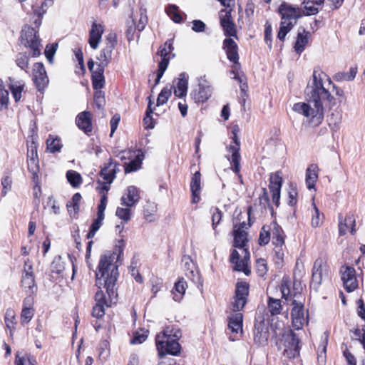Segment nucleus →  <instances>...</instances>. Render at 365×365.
<instances>
[{"mask_svg": "<svg viewBox=\"0 0 365 365\" xmlns=\"http://www.w3.org/2000/svg\"><path fill=\"white\" fill-rule=\"evenodd\" d=\"M118 255L115 253L108 252L101 256L96 272V285L106 290V294L102 290L95 294L96 305L92 309V316L101 318L105 314V307H109L112 303H115L118 294L116 282L119 276Z\"/></svg>", "mask_w": 365, "mask_h": 365, "instance_id": "f257e3e1", "label": "nucleus"}, {"mask_svg": "<svg viewBox=\"0 0 365 365\" xmlns=\"http://www.w3.org/2000/svg\"><path fill=\"white\" fill-rule=\"evenodd\" d=\"M326 77L322 71L314 70L312 81L305 90L308 103H297L293 106V110L309 118V123L314 126L322 123L324 106L331 108L336 105V99L324 86V78Z\"/></svg>", "mask_w": 365, "mask_h": 365, "instance_id": "f03ea898", "label": "nucleus"}, {"mask_svg": "<svg viewBox=\"0 0 365 365\" xmlns=\"http://www.w3.org/2000/svg\"><path fill=\"white\" fill-rule=\"evenodd\" d=\"M170 327H167L162 335L158 334L155 339L156 348L160 358L166 354L178 356L180 353L181 346L178 340L181 336L180 330L173 334Z\"/></svg>", "mask_w": 365, "mask_h": 365, "instance_id": "7ed1b4c3", "label": "nucleus"}, {"mask_svg": "<svg viewBox=\"0 0 365 365\" xmlns=\"http://www.w3.org/2000/svg\"><path fill=\"white\" fill-rule=\"evenodd\" d=\"M282 340L284 343V349L283 356L289 359H293L299 356L300 340L292 330L289 329L282 334Z\"/></svg>", "mask_w": 365, "mask_h": 365, "instance_id": "20e7f679", "label": "nucleus"}, {"mask_svg": "<svg viewBox=\"0 0 365 365\" xmlns=\"http://www.w3.org/2000/svg\"><path fill=\"white\" fill-rule=\"evenodd\" d=\"M239 131L240 129L237 125L233 126L232 130V135L231 137L232 142L230 143L229 146L227 147V151L231 153V157L228 158V160H230L232 165V170L235 173H238L240 170V141L237 137Z\"/></svg>", "mask_w": 365, "mask_h": 365, "instance_id": "39448f33", "label": "nucleus"}, {"mask_svg": "<svg viewBox=\"0 0 365 365\" xmlns=\"http://www.w3.org/2000/svg\"><path fill=\"white\" fill-rule=\"evenodd\" d=\"M36 33L33 27L26 26L22 29L21 35V43L31 50V56L34 58L41 55V41Z\"/></svg>", "mask_w": 365, "mask_h": 365, "instance_id": "423d86ee", "label": "nucleus"}, {"mask_svg": "<svg viewBox=\"0 0 365 365\" xmlns=\"http://www.w3.org/2000/svg\"><path fill=\"white\" fill-rule=\"evenodd\" d=\"M119 171L118 164L114 163L111 159L110 162L105 164L104 167L100 172V175L103 179L104 182L98 180L97 183L101 185L100 192H107L110 190V185L115 178L116 173Z\"/></svg>", "mask_w": 365, "mask_h": 365, "instance_id": "0eeeda50", "label": "nucleus"}, {"mask_svg": "<svg viewBox=\"0 0 365 365\" xmlns=\"http://www.w3.org/2000/svg\"><path fill=\"white\" fill-rule=\"evenodd\" d=\"M328 269L327 263L322 258L315 260L312 269V278L310 287L317 292L322 284V279L327 277Z\"/></svg>", "mask_w": 365, "mask_h": 365, "instance_id": "6e6552de", "label": "nucleus"}, {"mask_svg": "<svg viewBox=\"0 0 365 365\" xmlns=\"http://www.w3.org/2000/svg\"><path fill=\"white\" fill-rule=\"evenodd\" d=\"M212 93V88L204 76L200 78L197 87L191 91L190 96L195 103H205L211 97Z\"/></svg>", "mask_w": 365, "mask_h": 365, "instance_id": "1a4fd4ad", "label": "nucleus"}, {"mask_svg": "<svg viewBox=\"0 0 365 365\" xmlns=\"http://www.w3.org/2000/svg\"><path fill=\"white\" fill-rule=\"evenodd\" d=\"M278 12L281 15L282 21L287 23L297 24L298 19L303 16L302 10L299 6H292L289 3L283 2L278 9Z\"/></svg>", "mask_w": 365, "mask_h": 365, "instance_id": "9d476101", "label": "nucleus"}, {"mask_svg": "<svg viewBox=\"0 0 365 365\" xmlns=\"http://www.w3.org/2000/svg\"><path fill=\"white\" fill-rule=\"evenodd\" d=\"M21 287L27 295H34L37 292V285L33 272V267L25 262L24 270L21 277Z\"/></svg>", "mask_w": 365, "mask_h": 365, "instance_id": "9b49d317", "label": "nucleus"}, {"mask_svg": "<svg viewBox=\"0 0 365 365\" xmlns=\"http://www.w3.org/2000/svg\"><path fill=\"white\" fill-rule=\"evenodd\" d=\"M232 9H223L220 11V23L222 28L225 36H237L236 26L233 22L231 13Z\"/></svg>", "mask_w": 365, "mask_h": 365, "instance_id": "f8f14e48", "label": "nucleus"}, {"mask_svg": "<svg viewBox=\"0 0 365 365\" xmlns=\"http://www.w3.org/2000/svg\"><path fill=\"white\" fill-rule=\"evenodd\" d=\"M341 279L344 287L348 292L354 291L358 287L356 270L351 266H342L340 269Z\"/></svg>", "mask_w": 365, "mask_h": 365, "instance_id": "ddd939ff", "label": "nucleus"}, {"mask_svg": "<svg viewBox=\"0 0 365 365\" xmlns=\"http://www.w3.org/2000/svg\"><path fill=\"white\" fill-rule=\"evenodd\" d=\"M292 309L291 312L292 327L297 329H301L304 323H307V316L305 317V310L304 304L294 300L292 302Z\"/></svg>", "mask_w": 365, "mask_h": 365, "instance_id": "4468645a", "label": "nucleus"}, {"mask_svg": "<svg viewBox=\"0 0 365 365\" xmlns=\"http://www.w3.org/2000/svg\"><path fill=\"white\" fill-rule=\"evenodd\" d=\"M33 81L38 91L44 89L48 83V78L44 66L41 62L35 63L32 69Z\"/></svg>", "mask_w": 365, "mask_h": 365, "instance_id": "2eb2a0df", "label": "nucleus"}, {"mask_svg": "<svg viewBox=\"0 0 365 365\" xmlns=\"http://www.w3.org/2000/svg\"><path fill=\"white\" fill-rule=\"evenodd\" d=\"M269 337L268 324L264 321L257 322L255 324L254 341L258 346H264L268 344Z\"/></svg>", "mask_w": 365, "mask_h": 365, "instance_id": "dca6fc26", "label": "nucleus"}, {"mask_svg": "<svg viewBox=\"0 0 365 365\" xmlns=\"http://www.w3.org/2000/svg\"><path fill=\"white\" fill-rule=\"evenodd\" d=\"M140 200L139 190L135 186L128 187L126 192L121 197V205L125 207L135 205Z\"/></svg>", "mask_w": 365, "mask_h": 365, "instance_id": "f3484780", "label": "nucleus"}, {"mask_svg": "<svg viewBox=\"0 0 365 365\" xmlns=\"http://www.w3.org/2000/svg\"><path fill=\"white\" fill-rule=\"evenodd\" d=\"M104 31V28L102 24L93 22L91 26V29L89 32V40L88 43L90 46L93 49H96L98 47V44L101 40L102 35Z\"/></svg>", "mask_w": 365, "mask_h": 365, "instance_id": "a211bd4d", "label": "nucleus"}, {"mask_svg": "<svg viewBox=\"0 0 365 365\" xmlns=\"http://www.w3.org/2000/svg\"><path fill=\"white\" fill-rule=\"evenodd\" d=\"M76 123L79 129L88 134L92 131L91 114L88 111L80 113L76 118Z\"/></svg>", "mask_w": 365, "mask_h": 365, "instance_id": "6ab92c4d", "label": "nucleus"}, {"mask_svg": "<svg viewBox=\"0 0 365 365\" xmlns=\"http://www.w3.org/2000/svg\"><path fill=\"white\" fill-rule=\"evenodd\" d=\"M201 174L200 171H196L190 181V191L192 193V203L195 204L200 201V194L201 192Z\"/></svg>", "mask_w": 365, "mask_h": 365, "instance_id": "aec40b11", "label": "nucleus"}, {"mask_svg": "<svg viewBox=\"0 0 365 365\" xmlns=\"http://www.w3.org/2000/svg\"><path fill=\"white\" fill-rule=\"evenodd\" d=\"M224 48L226 51L227 58L235 64H239V56L237 53V45L233 39L225 38L223 41Z\"/></svg>", "mask_w": 365, "mask_h": 365, "instance_id": "412c9836", "label": "nucleus"}, {"mask_svg": "<svg viewBox=\"0 0 365 365\" xmlns=\"http://www.w3.org/2000/svg\"><path fill=\"white\" fill-rule=\"evenodd\" d=\"M228 329L235 334H241L242 332L243 315L242 313H232L227 318Z\"/></svg>", "mask_w": 365, "mask_h": 365, "instance_id": "4be33fe9", "label": "nucleus"}, {"mask_svg": "<svg viewBox=\"0 0 365 365\" xmlns=\"http://www.w3.org/2000/svg\"><path fill=\"white\" fill-rule=\"evenodd\" d=\"M188 87V75L186 73H181L177 79L176 86L174 88V94L178 98H183L186 96Z\"/></svg>", "mask_w": 365, "mask_h": 365, "instance_id": "5701e85b", "label": "nucleus"}, {"mask_svg": "<svg viewBox=\"0 0 365 365\" xmlns=\"http://www.w3.org/2000/svg\"><path fill=\"white\" fill-rule=\"evenodd\" d=\"M245 223L242 222L238 229L234 230V246L237 248H244L247 242V233L243 230Z\"/></svg>", "mask_w": 365, "mask_h": 365, "instance_id": "b1692460", "label": "nucleus"}, {"mask_svg": "<svg viewBox=\"0 0 365 365\" xmlns=\"http://www.w3.org/2000/svg\"><path fill=\"white\" fill-rule=\"evenodd\" d=\"M173 43L174 40L173 38H170L165 41L163 46L160 47L159 51H158V55L161 57V61L160 62L167 61L168 65L171 58L170 56H172L173 58L175 57V54L171 53L174 50Z\"/></svg>", "mask_w": 365, "mask_h": 365, "instance_id": "393cba45", "label": "nucleus"}, {"mask_svg": "<svg viewBox=\"0 0 365 365\" xmlns=\"http://www.w3.org/2000/svg\"><path fill=\"white\" fill-rule=\"evenodd\" d=\"M310 36L311 34L305 31V29H302V31H299L297 41L294 46L295 51L298 54H301L304 51Z\"/></svg>", "mask_w": 365, "mask_h": 365, "instance_id": "a878e982", "label": "nucleus"}, {"mask_svg": "<svg viewBox=\"0 0 365 365\" xmlns=\"http://www.w3.org/2000/svg\"><path fill=\"white\" fill-rule=\"evenodd\" d=\"M271 235L272 237V243L277 247L283 246L284 243V231L282 227L276 222H272Z\"/></svg>", "mask_w": 365, "mask_h": 365, "instance_id": "bb28decb", "label": "nucleus"}, {"mask_svg": "<svg viewBox=\"0 0 365 365\" xmlns=\"http://www.w3.org/2000/svg\"><path fill=\"white\" fill-rule=\"evenodd\" d=\"M318 166L316 164L310 165L306 170V184L309 190H312L315 186V182L318 178Z\"/></svg>", "mask_w": 365, "mask_h": 365, "instance_id": "cd10ccee", "label": "nucleus"}, {"mask_svg": "<svg viewBox=\"0 0 365 365\" xmlns=\"http://www.w3.org/2000/svg\"><path fill=\"white\" fill-rule=\"evenodd\" d=\"M186 289V281L183 278L179 279V280L175 283V286L172 290L173 299L175 302H180L184 296Z\"/></svg>", "mask_w": 365, "mask_h": 365, "instance_id": "c85d7f7f", "label": "nucleus"}, {"mask_svg": "<svg viewBox=\"0 0 365 365\" xmlns=\"http://www.w3.org/2000/svg\"><path fill=\"white\" fill-rule=\"evenodd\" d=\"M105 68L97 66L96 69L92 73V84L94 90L101 89L105 84V78L103 76Z\"/></svg>", "mask_w": 365, "mask_h": 365, "instance_id": "c756f323", "label": "nucleus"}, {"mask_svg": "<svg viewBox=\"0 0 365 365\" xmlns=\"http://www.w3.org/2000/svg\"><path fill=\"white\" fill-rule=\"evenodd\" d=\"M113 48L105 46L97 56L98 66L105 68L109 63L111 57Z\"/></svg>", "mask_w": 365, "mask_h": 365, "instance_id": "7c9ffc66", "label": "nucleus"}, {"mask_svg": "<svg viewBox=\"0 0 365 365\" xmlns=\"http://www.w3.org/2000/svg\"><path fill=\"white\" fill-rule=\"evenodd\" d=\"M9 88L11 91L12 96L15 101L18 102L21 98V93L24 88V83L23 81H15L11 78H9Z\"/></svg>", "mask_w": 365, "mask_h": 365, "instance_id": "2f4dec72", "label": "nucleus"}, {"mask_svg": "<svg viewBox=\"0 0 365 365\" xmlns=\"http://www.w3.org/2000/svg\"><path fill=\"white\" fill-rule=\"evenodd\" d=\"M351 226V233L354 235L356 232L354 229L355 227V220L353 216L349 215L345 220L344 222L342 221L339 222V232L340 235H344L346 234L348 227Z\"/></svg>", "mask_w": 365, "mask_h": 365, "instance_id": "473e14b6", "label": "nucleus"}, {"mask_svg": "<svg viewBox=\"0 0 365 365\" xmlns=\"http://www.w3.org/2000/svg\"><path fill=\"white\" fill-rule=\"evenodd\" d=\"M342 114L341 110H334L328 116L329 125L331 130L336 131L341 122Z\"/></svg>", "mask_w": 365, "mask_h": 365, "instance_id": "72a5a7b5", "label": "nucleus"}, {"mask_svg": "<svg viewBox=\"0 0 365 365\" xmlns=\"http://www.w3.org/2000/svg\"><path fill=\"white\" fill-rule=\"evenodd\" d=\"M46 145L47 150L51 153L60 152L63 146L61 143V139L58 137H53L51 135H50L46 140Z\"/></svg>", "mask_w": 365, "mask_h": 365, "instance_id": "f704fd0d", "label": "nucleus"}, {"mask_svg": "<svg viewBox=\"0 0 365 365\" xmlns=\"http://www.w3.org/2000/svg\"><path fill=\"white\" fill-rule=\"evenodd\" d=\"M272 223L269 225H264L259 233V245L261 246L266 245L271 239Z\"/></svg>", "mask_w": 365, "mask_h": 365, "instance_id": "c9c22d12", "label": "nucleus"}, {"mask_svg": "<svg viewBox=\"0 0 365 365\" xmlns=\"http://www.w3.org/2000/svg\"><path fill=\"white\" fill-rule=\"evenodd\" d=\"M16 65L26 73H29V56L26 53H19L16 58Z\"/></svg>", "mask_w": 365, "mask_h": 365, "instance_id": "e433bc0d", "label": "nucleus"}, {"mask_svg": "<svg viewBox=\"0 0 365 365\" xmlns=\"http://www.w3.org/2000/svg\"><path fill=\"white\" fill-rule=\"evenodd\" d=\"M143 158L140 155L135 156V158L132 160L128 163L125 164V173H129L132 172H135L140 168L142 164Z\"/></svg>", "mask_w": 365, "mask_h": 365, "instance_id": "4c0bfd02", "label": "nucleus"}, {"mask_svg": "<svg viewBox=\"0 0 365 365\" xmlns=\"http://www.w3.org/2000/svg\"><path fill=\"white\" fill-rule=\"evenodd\" d=\"M282 185V178L279 172L272 173L269 178V188L272 190H281Z\"/></svg>", "mask_w": 365, "mask_h": 365, "instance_id": "58836bf2", "label": "nucleus"}, {"mask_svg": "<svg viewBox=\"0 0 365 365\" xmlns=\"http://www.w3.org/2000/svg\"><path fill=\"white\" fill-rule=\"evenodd\" d=\"M66 178L73 187H78L82 182L81 175L74 170H68L66 173Z\"/></svg>", "mask_w": 365, "mask_h": 365, "instance_id": "ea45409f", "label": "nucleus"}, {"mask_svg": "<svg viewBox=\"0 0 365 365\" xmlns=\"http://www.w3.org/2000/svg\"><path fill=\"white\" fill-rule=\"evenodd\" d=\"M81 200L80 193H75L73 195L72 201L70 204H67L68 211L71 215L72 213L76 214L79 211V203Z\"/></svg>", "mask_w": 365, "mask_h": 365, "instance_id": "a19ab883", "label": "nucleus"}, {"mask_svg": "<svg viewBox=\"0 0 365 365\" xmlns=\"http://www.w3.org/2000/svg\"><path fill=\"white\" fill-rule=\"evenodd\" d=\"M268 309L272 315L279 314L282 309L281 301L269 297L268 299Z\"/></svg>", "mask_w": 365, "mask_h": 365, "instance_id": "79ce46f5", "label": "nucleus"}, {"mask_svg": "<svg viewBox=\"0 0 365 365\" xmlns=\"http://www.w3.org/2000/svg\"><path fill=\"white\" fill-rule=\"evenodd\" d=\"M4 321L6 326L9 330L11 331L15 329L14 325L16 324V318H15V312L13 309H9L6 310Z\"/></svg>", "mask_w": 365, "mask_h": 365, "instance_id": "37998d69", "label": "nucleus"}, {"mask_svg": "<svg viewBox=\"0 0 365 365\" xmlns=\"http://www.w3.org/2000/svg\"><path fill=\"white\" fill-rule=\"evenodd\" d=\"M9 103V91L5 89L4 85L0 81V110L7 108Z\"/></svg>", "mask_w": 365, "mask_h": 365, "instance_id": "c03bdc74", "label": "nucleus"}, {"mask_svg": "<svg viewBox=\"0 0 365 365\" xmlns=\"http://www.w3.org/2000/svg\"><path fill=\"white\" fill-rule=\"evenodd\" d=\"M249 294V284L245 282H237L235 296L247 299Z\"/></svg>", "mask_w": 365, "mask_h": 365, "instance_id": "a18cd8bd", "label": "nucleus"}, {"mask_svg": "<svg viewBox=\"0 0 365 365\" xmlns=\"http://www.w3.org/2000/svg\"><path fill=\"white\" fill-rule=\"evenodd\" d=\"M168 16L175 23H180L182 21L181 15L178 13V7L175 5H169L167 9Z\"/></svg>", "mask_w": 365, "mask_h": 365, "instance_id": "49530a36", "label": "nucleus"}, {"mask_svg": "<svg viewBox=\"0 0 365 365\" xmlns=\"http://www.w3.org/2000/svg\"><path fill=\"white\" fill-rule=\"evenodd\" d=\"M170 96H171V88H169L168 87L163 88L158 96L157 106H160L165 104L168 101V100L170 97Z\"/></svg>", "mask_w": 365, "mask_h": 365, "instance_id": "de8ad7c7", "label": "nucleus"}, {"mask_svg": "<svg viewBox=\"0 0 365 365\" xmlns=\"http://www.w3.org/2000/svg\"><path fill=\"white\" fill-rule=\"evenodd\" d=\"M235 264L233 269L235 271L242 272L248 276L251 271L248 267V263L246 260L239 259L233 263Z\"/></svg>", "mask_w": 365, "mask_h": 365, "instance_id": "09e8293b", "label": "nucleus"}, {"mask_svg": "<svg viewBox=\"0 0 365 365\" xmlns=\"http://www.w3.org/2000/svg\"><path fill=\"white\" fill-rule=\"evenodd\" d=\"M148 333L149 331L147 329L141 330V332L136 331L134 334V336L131 339L130 343L133 344H142L147 339Z\"/></svg>", "mask_w": 365, "mask_h": 365, "instance_id": "8fccbe9b", "label": "nucleus"}, {"mask_svg": "<svg viewBox=\"0 0 365 365\" xmlns=\"http://www.w3.org/2000/svg\"><path fill=\"white\" fill-rule=\"evenodd\" d=\"M28 169L33 175L34 180L38 178V173L39 171L38 159H28L27 161Z\"/></svg>", "mask_w": 365, "mask_h": 365, "instance_id": "3c124183", "label": "nucleus"}, {"mask_svg": "<svg viewBox=\"0 0 365 365\" xmlns=\"http://www.w3.org/2000/svg\"><path fill=\"white\" fill-rule=\"evenodd\" d=\"M94 103L98 109H103L106 104L104 93L100 89L94 93Z\"/></svg>", "mask_w": 365, "mask_h": 365, "instance_id": "603ef678", "label": "nucleus"}, {"mask_svg": "<svg viewBox=\"0 0 365 365\" xmlns=\"http://www.w3.org/2000/svg\"><path fill=\"white\" fill-rule=\"evenodd\" d=\"M210 213L212 214V225L213 229L215 230L217 225L220 222L222 213L217 207H212Z\"/></svg>", "mask_w": 365, "mask_h": 365, "instance_id": "864d4df0", "label": "nucleus"}, {"mask_svg": "<svg viewBox=\"0 0 365 365\" xmlns=\"http://www.w3.org/2000/svg\"><path fill=\"white\" fill-rule=\"evenodd\" d=\"M297 190L296 185L291 184L288 190L289 205H295L297 202Z\"/></svg>", "mask_w": 365, "mask_h": 365, "instance_id": "5fc2aeb1", "label": "nucleus"}, {"mask_svg": "<svg viewBox=\"0 0 365 365\" xmlns=\"http://www.w3.org/2000/svg\"><path fill=\"white\" fill-rule=\"evenodd\" d=\"M130 207H126L125 208L118 207L116 210L115 215L120 219L124 222H128L130 220Z\"/></svg>", "mask_w": 365, "mask_h": 365, "instance_id": "6e6d98bb", "label": "nucleus"}, {"mask_svg": "<svg viewBox=\"0 0 365 365\" xmlns=\"http://www.w3.org/2000/svg\"><path fill=\"white\" fill-rule=\"evenodd\" d=\"M58 48V43H54L51 45H47L45 49V56L49 63H52L53 61V56L55 55Z\"/></svg>", "mask_w": 365, "mask_h": 365, "instance_id": "4d7b16f0", "label": "nucleus"}, {"mask_svg": "<svg viewBox=\"0 0 365 365\" xmlns=\"http://www.w3.org/2000/svg\"><path fill=\"white\" fill-rule=\"evenodd\" d=\"M302 4L304 5V9L306 11V13L304 14L307 16L309 15H314L318 13L319 11V6L312 4L311 2L304 0Z\"/></svg>", "mask_w": 365, "mask_h": 365, "instance_id": "13d9d810", "label": "nucleus"}, {"mask_svg": "<svg viewBox=\"0 0 365 365\" xmlns=\"http://www.w3.org/2000/svg\"><path fill=\"white\" fill-rule=\"evenodd\" d=\"M34 317V309L23 308L21 313V323L22 324L29 323Z\"/></svg>", "mask_w": 365, "mask_h": 365, "instance_id": "bf43d9fd", "label": "nucleus"}, {"mask_svg": "<svg viewBox=\"0 0 365 365\" xmlns=\"http://www.w3.org/2000/svg\"><path fill=\"white\" fill-rule=\"evenodd\" d=\"M256 269L259 276L264 277L267 272V264L265 259L259 258L256 262Z\"/></svg>", "mask_w": 365, "mask_h": 365, "instance_id": "052dcab7", "label": "nucleus"}, {"mask_svg": "<svg viewBox=\"0 0 365 365\" xmlns=\"http://www.w3.org/2000/svg\"><path fill=\"white\" fill-rule=\"evenodd\" d=\"M246 303L247 299L235 296V302L232 305L234 313H240L239 312L244 308Z\"/></svg>", "mask_w": 365, "mask_h": 365, "instance_id": "680f3d73", "label": "nucleus"}, {"mask_svg": "<svg viewBox=\"0 0 365 365\" xmlns=\"http://www.w3.org/2000/svg\"><path fill=\"white\" fill-rule=\"evenodd\" d=\"M168 68V61H163V62H159L158 63V69L157 71V76L155 81V85H158L163 77L165 71Z\"/></svg>", "mask_w": 365, "mask_h": 365, "instance_id": "e2e57ef3", "label": "nucleus"}, {"mask_svg": "<svg viewBox=\"0 0 365 365\" xmlns=\"http://www.w3.org/2000/svg\"><path fill=\"white\" fill-rule=\"evenodd\" d=\"M12 180L9 176H5L1 179V185L3 187L1 195L6 196L8 191L11 189Z\"/></svg>", "mask_w": 365, "mask_h": 365, "instance_id": "0e129e2a", "label": "nucleus"}, {"mask_svg": "<svg viewBox=\"0 0 365 365\" xmlns=\"http://www.w3.org/2000/svg\"><path fill=\"white\" fill-rule=\"evenodd\" d=\"M35 360L32 359L30 356L25 354L22 357L19 355L16 356V365H35Z\"/></svg>", "mask_w": 365, "mask_h": 365, "instance_id": "69168bd1", "label": "nucleus"}, {"mask_svg": "<svg viewBox=\"0 0 365 365\" xmlns=\"http://www.w3.org/2000/svg\"><path fill=\"white\" fill-rule=\"evenodd\" d=\"M53 0H45L41 4V9L35 10V13L38 16H42L46 12V9L50 7V6H51L53 5Z\"/></svg>", "mask_w": 365, "mask_h": 365, "instance_id": "338daca9", "label": "nucleus"}, {"mask_svg": "<svg viewBox=\"0 0 365 365\" xmlns=\"http://www.w3.org/2000/svg\"><path fill=\"white\" fill-rule=\"evenodd\" d=\"M192 30L195 32L200 33L203 32L205 29L206 25L201 20H193L192 21Z\"/></svg>", "mask_w": 365, "mask_h": 365, "instance_id": "774afa93", "label": "nucleus"}]
</instances>
